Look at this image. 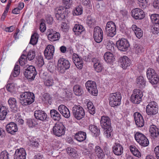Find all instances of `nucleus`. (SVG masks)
I'll list each match as a JSON object with an SVG mask.
<instances>
[{"mask_svg": "<svg viewBox=\"0 0 159 159\" xmlns=\"http://www.w3.org/2000/svg\"><path fill=\"white\" fill-rule=\"evenodd\" d=\"M121 94L119 92L110 93L109 95V105L112 107H115L120 104Z\"/></svg>", "mask_w": 159, "mask_h": 159, "instance_id": "f257e3e1", "label": "nucleus"}, {"mask_svg": "<svg viewBox=\"0 0 159 159\" xmlns=\"http://www.w3.org/2000/svg\"><path fill=\"white\" fill-rule=\"evenodd\" d=\"M147 77L152 84H159V77L155 70L153 69L148 68L146 72Z\"/></svg>", "mask_w": 159, "mask_h": 159, "instance_id": "f03ea898", "label": "nucleus"}, {"mask_svg": "<svg viewBox=\"0 0 159 159\" xmlns=\"http://www.w3.org/2000/svg\"><path fill=\"white\" fill-rule=\"evenodd\" d=\"M70 64L69 61L62 57H60L58 61V70L60 73L63 74L69 68Z\"/></svg>", "mask_w": 159, "mask_h": 159, "instance_id": "7ed1b4c3", "label": "nucleus"}, {"mask_svg": "<svg viewBox=\"0 0 159 159\" xmlns=\"http://www.w3.org/2000/svg\"><path fill=\"white\" fill-rule=\"evenodd\" d=\"M147 114L151 116L157 114L158 111V106L155 101L150 102L147 106L146 109Z\"/></svg>", "mask_w": 159, "mask_h": 159, "instance_id": "20e7f679", "label": "nucleus"}, {"mask_svg": "<svg viewBox=\"0 0 159 159\" xmlns=\"http://www.w3.org/2000/svg\"><path fill=\"white\" fill-rule=\"evenodd\" d=\"M134 138L136 142L142 147H147L149 144V141L147 137L140 132H137L135 134Z\"/></svg>", "mask_w": 159, "mask_h": 159, "instance_id": "39448f33", "label": "nucleus"}, {"mask_svg": "<svg viewBox=\"0 0 159 159\" xmlns=\"http://www.w3.org/2000/svg\"><path fill=\"white\" fill-rule=\"evenodd\" d=\"M72 111L74 117L78 120H80L84 117V110L80 105H75L72 108Z\"/></svg>", "mask_w": 159, "mask_h": 159, "instance_id": "423d86ee", "label": "nucleus"}, {"mask_svg": "<svg viewBox=\"0 0 159 159\" xmlns=\"http://www.w3.org/2000/svg\"><path fill=\"white\" fill-rule=\"evenodd\" d=\"M105 30L107 35L110 37H113L116 34V26L112 21H108L106 24Z\"/></svg>", "mask_w": 159, "mask_h": 159, "instance_id": "0eeeda50", "label": "nucleus"}, {"mask_svg": "<svg viewBox=\"0 0 159 159\" xmlns=\"http://www.w3.org/2000/svg\"><path fill=\"white\" fill-rule=\"evenodd\" d=\"M143 96V93L142 91L139 89H134L131 96V100L133 103L139 104L141 102Z\"/></svg>", "mask_w": 159, "mask_h": 159, "instance_id": "6e6552de", "label": "nucleus"}, {"mask_svg": "<svg viewBox=\"0 0 159 159\" xmlns=\"http://www.w3.org/2000/svg\"><path fill=\"white\" fill-rule=\"evenodd\" d=\"M88 91L92 95L96 96L98 93L96 82L93 81L89 80L85 84Z\"/></svg>", "mask_w": 159, "mask_h": 159, "instance_id": "1a4fd4ad", "label": "nucleus"}, {"mask_svg": "<svg viewBox=\"0 0 159 159\" xmlns=\"http://www.w3.org/2000/svg\"><path fill=\"white\" fill-rule=\"evenodd\" d=\"M65 128L61 122L55 124L53 128V132L55 135L60 137L64 135L65 132Z\"/></svg>", "mask_w": 159, "mask_h": 159, "instance_id": "9d476101", "label": "nucleus"}, {"mask_svg": "<svg viewBox=\"0 0 159 159\" xmlns=\"http://www.w3.org/2000/svg\"><path fill=\"white\" fill-rule=\"evenodd\" d=\"M46 35L48 40L51 42L58 41L60 38V34L51 28L47 30Z\"/></svg>", "mask_w": 159, "mask_h": 159, "instance_id": "9b49d317", "label": "nucleus"}, {"mask_svg": "<svg viewBox=\"0 0 159 159\" xmlns=\"http://www.w3.org/2000/svg\"><path fill=\"white\" fill-rule=\"evenodd\" d=\"M116 45L119 50L125 52L128 50L129 44L126 39L123 38L116 42Z\"/></svg>", "mask_w": 159, "mask_h": 159, "instance_id": "f8f14e48", "label": "nucleus"}, {"mask_svg": "<svg viewBox=\"0 0 159 159\" xmlns=\"http://www.w3.org/2000/svg\"><path fill=\"white\" fill-rule=\"evenodd\" d=\"M94 40L97 43H100L103 39V31L101 28L98 26H96L93 30Z\"/></svg>", "mask_w": 159, "mask_h": 159, "instance_id": "ddd939ff", "label": "nucleus"}, {"mask_svg": "<svg viewBox=\"0 0 159 159\" xmlns=\"http://www.w3.org/2000/svg\"><path fill=\"white\" fill-rule=\"evenodd\" d=\"M66 9L62 6L60 7L56 8L55 11V16L57 20L61 21L65 19L66 15Z\"/></svg>", "mask_w": 159, "mask_h": 159, "instance_id": "4468645a", "label": "nucleus"}, {"mask_svg": "<svg viewBox=\"0 0 159 159\" xmlns=\"http://www.w3.org/2000/svg\"><path fill=\"white\" fill-rule=\"evenodd\" d=\"M20 102L23 106L30 105V92H25L20 95Z\"/></svg>", "mask_w": 159, "mask_h": 159, "instance_id": "2eb2a0df", "label": "nucleus"}, {"mask_svg": "<svg viewBox=\"0 0 159 159\" xmlns=\"http://www.w3.org/2000/svg\"><path fill=\"white\" fill-rule=\"evenodd\" d=\"M55 51V48L52 45H48L45 48L44 54L45 58L48 60H51L53 58Z\"/></svg>", "mask_w": 159, "mask_h": 159, "instance_id": "dca6fc26", "label": "nucleus"}, {"mask_svg": "<svg viewBox=\"0 0 159 159\" xmlns=\"http://www.w3.org/2000/svg\"><path fill=\"white\" fill-rule=\"evenodd\" d=\"M135 124L138 127H143L144 124V120L142 115L139 112H136L133 114Z\"/></svg>", "mask_w": 159, "mask_h": 159, "instance_id": "f3484780", "label": "nucleus"}, {"mask_svg": "<svg viewBox=\"0 0 159 159\" xmlns=\"http://www.w3.org/2000/svg\"><path fill=\"white\" fill-rule=\"evenodd\" d=\"M131 15L136 20H140L145 17L144 12L140 8H136L133 9L131 11Z\"/></svg>", "mask_w": 159, "mask_h": 159, "instance_id": "a211bd4d", "label": "nucleus"}, {"mask_svg": "<svg viewBox=\"0 0 159 159\" xmlns=\"http://www.w3.org/2000/svg\"><path fill=\"white\" fill-rule=\"evenodd\" d=\"M120 66L124 69H126L130 64V60L126 56L120 57L118 60Z\"/></svg>", "mask_w": 159, "mask_h": 159, "instance_id": "6ab92c4d", "label": "nucleus"}, {"mask_svg": "<svg viewBox=\"0 0 159 159\" xmlns=\"http://www.w3.org/2000/svg\"><path fill=\"white\" fill-rule=\"evenodd\" d=\"M8 102L12 112L16 113L20 111V108L17 105L16 100L14 98H10Z\"/></svg>", "mask_w": 159, "mask_h": 159, "instance_id": "aec40b11", "label": "nucleus"}, {"mask_svg": "<svg viewBox=\"0 0 159 159\" xmlns=\"http://www.w3.org/2000/svg\"><path fill=\"white\" fill-rule=\"evenodd\" d=\"M100 122L102 129H107V127H111V120L108 116H102Z\"/></svg>", "mask_w": 159, "mask_h": 159, "instance_id": "412c9836", "label": "nucleus"}, {"mask_svg": "<svg viewBox=\"0 0 159 159\" xmlns=\"http://www.w3.org/2000/svg\"><path fill=\"white\" fill-rule=\"evenodd\" d=\"M93 68L97 72H100L104 70L103 64L99 59L94 58L93 59Z\"/></svg>", "mask_w": 159, "mask_h": 159, "instance_id": "4be33fe9", "label": "nucleus"}, {"mask_svg": "<svg viewBox=\"0 0 159 159\" xmlns=\"http://www.w3.org/2000/svg\"><path fill=\"white\" fill-rule=\"evenodd\" d=\"M74 139L77 141L82 142L86 139L87 134L85 132L82 131H77L74 135Z\"/></svg>", "mask_w": 159, "mask_h": 159, "instance_id": "5701e85b", "label": "nucleus"}, {"mask_svg": "<svg viewBox=\"0 0 159 159\" xmlns=\"http://www.w3.org/2000/svg\"><path fill=\"white\" fill-rule=\"evenodd\" d=\"M6 128L7 132L11 134H14L18 130L17 125L13 122L8 124Z\"/></svg>", "mask_w": 159, "mask_h": 159, "instance_id": "b1692460", "label": "nucleus"}, {"mask_svg": "<svg viewBox=\"0 0 159 159\" xmlns=\"http://www.w3.org/2000/svg\"><path fill=\"white\" fill-rule=\"evenodd\" d=\"M34 115L36 119L41 121H44L46 120L47 115L44 111L40 110L35 111Z\"/></svg>", "mask_w": 159, "mask_h": 159, "instance_id": "393cba45", "label": "nucleus"}, {"mask_svg": "<svg viewBox=\"0 0 159 159\" xmlns=\"http://www.w3.org/2000/svg\"><path fill=\"white\" fill-rule=\"evenodd\" d=\"M26 153L23 148L17 149L14 154V159H26Z\"/></svg>", "mask_w": 159, "mask_h": 159, "instance_id": "a878e982", "label": "nucleus"}, {"mask_svg": "<svg viewBox=\"0 0 159 159\" xmlns=\"http://www.w3.org/2000/svg\"><path fill=\"white\" fill-rule=\"evenodd\" d=\"M72 59L77 67L80 69L82 68L83 61L78 55L76 53H74L72 56Z\"/></svg>", "mask_w": 159, "mask_h": 159, "instance_id": "bb28decb", "label": "nucleus"}, {"mask_svg": "<svg viewBox=\"0 0 159 159\" xmlns=\"http://www.w3.org/2000/svg\"><path fill=\"white\" fill-rule=\"evenodd\" d=\"M60 113L65 117L68 118L70 116V113L68 109L65 105H61L58 107Z\"/></svg>", "mask_w": 159, "mask_h": 159, "instance_id": "cd10ccee", "label": "nucleus"}, {"mask_svg": "<svg viewBox=\"0 0 159 159\" xmlns=\"http://www.w3.org/2000/svg\"><path fill=\"white\" fill-rule=\"evenodd\" d=\"M149 132L150 135L152 139H155L159 136V129L154 125L150 126Z\"/></svg>", "mask_w": 159, "mask_h": 159, "instance_id": "c85d7f7f", "label": "nucleus"}, {"mask_svg": "<svg viewBox=\"0 0 159 159\" xmlns=\"http://www.w3.org/2000/svg\"><path fill=\"white\" fill-rule=\"evenodd\" d=\"M89 129L92 133L93 136L97 137L100 135V129L97 126L91 124L89 126Z\"/></svg>", "mask_w": 159, "mask_h": 159, "instance_id": "c756f323", "label": "nucleus"}, {"mask_svg": "<svg viewBox=\"0 0 159 159\" xmlns=\"http://www.w3.org/2000/svg\"><path fill=\"white\" fill-rule=\"evenodd\" d=\"M112 149L113 153L116 155H120L123 152V147L119 143H116L115 145L112 147Z\"/></svg>", "mask_w": 159, "mask_h": 159, "instance_id": "7c9ffc66", "label": "nucleus"}, {"mask_svg": "<svg viewBox=\"0 0 159 159\" xmlns=\"http://www.w3.org/2000/svg\"><path fill=\"white\" fill-rule=\"evenodd\" d=\"M51 118L54 121H59L61 117L60 113L55 109H53L50 110V112Z\"/></svg>", "mask_w": 159, "mask_h": 159, "instance_id": "2f4dec72", "label": "nucleus"}, {"mask_svg": "<svg viewBox=\"0 0 159 159\" xmlns=\"http://www.w3.org/2000/svg\"><path fill=\"white\" fill-rule=\"evenodd\" d=\"M95 152L97 156L98 159H104L105 154L102 149L98 146H95Z\"/></svg>", "mask_w": 159, "mask_h": 159, "instance_id": "473e14b6", "label": "nucleus"}, {"mask_svg": "<svg viewBox=\"0 0 159 159\" xmlns=\"http://www.w3.org/2000/svg\"><path fill=\"white\" fill-rule=\"evenodd\" d=\"M85 29L83 26L80 24H75L73 28V30L75 34L79 35L82 34L84 31Z\"/></svg>", "mask_w": 159, "mask_h": 159, "instance_id": "72a5a7b5", "label": "nucleus"}, {"mask_svg": "<svg viewBox=\"0 0 159 159\" xmlns=\"http://www.w3.org/2000/svg\"><path fill=\"white\" fill-rule=\"evenodd\" d=\"M136 83L137 86L139 88L143 89L146 86V80L143 76H140L137 78Z\"/></svg>", "mask_w": 159, "mask_h": 159, "instance_id": "f704fd0d", "label": "nucleus"}, {"mask_svg": "<svg viewBox=\"0 0 159 159\" xmlns=\"http://www.w3.org/2000/svg\"><path fill=\"white\" fill-rule=\"evenodd\" d=\"M132 28L134 31L136 37L138 39H140L143 36V31L140 28L134 25H132Z\"/></svg>", "mask_w": 159, "mask_h": 159, "instance_id": "c9c22d12", "label": "nucleus"}, {"mask_svg": "<svg viewBox=\"0 0 159 159\" xmlns=\"http://www.w3.org/2000/svg\"><path fill=\"white\" fill-rule=\"evenodd\" d=\"M103 57L105 61L107 63H112L114 61L115 58L111 52H106L104 54Z\"/></svg>", "mask_w": 159, "mask_h": 159, "instance_id": "e433bc0d", "label": "nucleus"}, {"mask_svg": "<svg viewBox=\"0 0 159 159\" xmlns=\"http://www.w3.org/2000/svg\"><path fill=\"white\" fill-rule=\"evenodd\" d=\"M66 151L67 154L71 157V159H76L77 158L78 154L75 149L68 147L66 148Z\"/></svg>", "mask_w": 159, "mask_h": 159, "instance_id": "4c0bfd02", "label": "nucleus"}, {"mask_svg": "<svg viewBox=\"0 0 159 159\" xmlns=\"http://www.w3.org/2000/svg\"><path fill=\"white\" fill-rule=\"evenodd\" d=\"M129 149L131 152L134 156L139 158L141 157V153L138 149L134 145L129 146Z\"/></svg>", "mask_w": 159, "mask_h": 159, "instance_id": "58836bf2", "label": "nucleus"}, {"mask_svg": "<svg viewBox=\"0 0 159 159\" xmlns=\"http://www.w3.org/2000/svg\"><path fill=\"white\" fill-rule=\"evenodd\" d=\"M83 11V8L82 6L79 5L75 7L72 11L74 16L81 15Z\"/></svg>", "mask_w": 159, "mask_h": 159, "instance_id": "ea45409f", "label": "nucleus"}, {"mask_svg": "<svg viewBox=\"0 0 159 159\" xmlns=\"http://www.w3.org/2000/svg\"><path fill=\"white\" fill-rule=\"evenodd\" d=\"M29 52L27 56L25 55L22 54L20 57L18 61L19 62L20 65L21 66H23L25 65L27 63V58H28L29 60H30L29 58L28 57L29 55Z\"/></svg>", "mask_w": 159, "mask_h": 159, "instance_id": "a19ab883", "label": "nucleus"}, {"mask_svg": "<svg viewBox=\"0 0 159 159\" xmlns=\"http://www.w3.org/2000/svg\"><path fill=\"white\" fill-rule=\"evenodd\" d=\"M73 91L75 94L77 96H80L83 93V89L81 86L76 85L73 87Z\"/></svg>", "mask_w": 159, "mask_h": 159, "instance_id": "79ce46f5", "label": "nucleus"}, {"mask_svg": "<svg viewBox=\"0 0 159 159\" xmlns=\"http://www.w3.org/2000/svg\"><path fill=\"white\" fill-rule=\"evenodd\" d=\"M39 37V34L36 32H34L30 37V44L33 45L37 44Z\"/></svg>", "mask_w": 159, "mask_h": 159, "instance_id": "37998d69", "label": "nucleus"}, {"mask_svg": "<svg viewBox=\"0 0 159 159\" xmlns=\"http://www.w3.org/2000/svg\"><path fill=\"white\" fill-rule=\"evenodd\" d=\"M96 22L95 18L91 16H88L87 20V24L90 28H92L95 25Z\"/></svg>", "mask_w": 159, "mask_h": 159, "instance_id": "c03bdc74", "label": "nucleus"}, {"mask_svg": "<svg viewBox=\"0 0 159 159\" xmlns=\"http://www.w3.org/2000/svg\"><path fill=\"white\" fill-rule=\"evenodd\" d=\"M51 98L49 93H45L43 96L42 102L44 103H46L51 105L52 103Z\"/></svg>", "mask_w": 159, "mask_h": 159, "instance_id": "a18cd8bd", "label": "nucleus"}, {"mask_svg": "<svg viewBox=\"0 0 159 159\" xmlns=\"http://www.w3.org/2000/svg\"><path fill=\"white\" fill-rule=\"evenodd\" d=\"M17 63V62L15 64L14 69V71L11 73L10 76L11 77L13 76L14 77H16L19 75L20 73V66Z\"/></svg>", "mask_w": 159, "mask_h": 159, "instance_id": "49530a36", "label": "nucleus"}, {"mask_svg": "<svg viewBox=\"0 0 159 159\" xmlns=\"http://www.w3.org/2000/svg\"><path fill=\"white\" fill-rule=\"evenodd\" d=\"M7 110L6 108L2 106L0 108V120H4L7 114Z\"/></svg>", "mask_w": 159, "mask_h": 159, "instance_id": "de8ad7c7", "label": "nucleus"}, {"mask_svg": "<svg viewBox=\"0 0 159 159\" xmlns=\"http://www.w3.org/2000/svg\"><path fill=\"white\" fill-rule=\"evenodd\" d=\"M134 50L135 53L138 55L142 54L144 51V49L143 47L137 44L135 45Z\"/></svg>", "mask_w": 159, "mask_h": 159, "instance_id": "09e8293b", "label": "nucleus"}, {"mask_svg": "<svg viewBox=\"0 0 159 159\" xmlns=\"http://www.w3.org/2000/svg\"><path fill=\"white\" fill-rule=\"evenodd\" d=\"M114 46L115 47V44L112 41L109 40L107 41L106 48L108 50L112 52H114Z\"/></svg>", "mask_w": 159, "mask_h": 159, "instance_id": "8fccbe9b", "label": "nucleus"}, {"mask_svg": "<svg viewBox=\"0 0 159 159\" xmlns=\"http://www.w3.org/2000/svg\"><path fill=\"white\" fill-rule=\"evenodd\" d=\"M63 7L66 9L70 8L73 4L72 0H62Z\"/></svg>", "mask_w": 159, "mask_h": 159, "instance_id": "3c124183", "label": "nucleus"}, {"mask_svg": "<svg viewBox=\"0 0 159 159\" xmlns=\"http://www.w3.org/2000/svg\"><path fill=\"white\" fill-rule=\"evenodd\" d=\"M150 17L153 23L159 24V14H152Z\"/></svg>", "mask_w": 159, "mask_h": 159, "instance_id": "603ef678", "label": "nucleus"}, {"mask_svg": "<svg viewBox=\"0 0 159 159\" xmlns=\"http://www.w3.org/2000/svg\"><path fill=\"white\" fill-rule=\"evenodd\" d=\"M37 74V72L34 66L30 65V80H34Z\"/></svg>", "mask_w": 159, "mask_h": 159, "instance_id": "864d4df0", "label": "nucleus"}, {"mask_svg": "<svg viewBox=\"0 0 159 159\" xmlns=\"http://www.w3.org/2000/svg\"><path fill=\"white\" fill-rule=\"evenodd\" d=\"M45 85L47 87L51 86L54 84V80L51 78H46L44 80Z\"/></svg>", "mask_w": 159, "mask_h": 159, "instance_id": "5fc2aeb1", "label": "nucleus"}, {"mask_svg": "<svg viewBox=\"0 0 159 159\" xmlns=\"http://www.w3.org/2000/svg\"><path fill=\"white\" fill-rule=\"evenodd\" d=\"M30 66L27 65L24 67L25 71L24 73V75L25 77L28 80L30 79Z\"/></svg>", "mask_w": 159, "mask_h": 159, "instance_id": "6e6d98bb", "label": "nucleus"}, {"mask_svg": "<svg viewBox=\"0 0 159 159\" xmlns=\"http://www.w3.org/2000/svg\"><path fill=\"white\" fill-rule=\"evenodd\" d=\"M105 130L104 135L107 138L111 137V133L112 131L111 127L107 128V129H103Z\"/></svg>", "mask_w": 159, "mask_h": 159, "instance_id": "4d7b16f0", "label": "nucleus"}, {"mask_svg": "<svg viewBox=\"0 0 159 159\" xmlns=\"http://www.w3.org/2000/svg\"><path fill=\"white\" fill-rule=\"evenodd\" d=\"M9 154L6 151L2 152L0 154V159H9Z\"/></svg>", "mask_w": 159, "mask_h": 159, "instance_id": "13d9d810", "label": "nucleus"}, {"mask_svg": "<svg viewBox=\"0 0 159 159\" xmlns=\"http://www.w3.org/2000/svg\"><path fill=\"white\" fill-rule=\"evenodd\" d=\"M69 26L65 22H62L61 24V30L64 32H67L69 30Z\"/></svg>", "mask_w": 159, "mask_h": 159, "instance_id": "bf43d9fd", "label": "nucleus"}, {"mask_svg": "<svg viewBox=\"0 0 159 159\" xmlns=\"http://www.w3.org/2000/svg\"><path fill=\"white\" fill-rule=\"evenodd\" d=\"M31 144L32 146L35 147L37 148L39 145V141L37 138H34L33 139H31V140H30V144Z\"/></svg>", "mask_w": 159, "mask_h": 159, "instance_id": "052dcab7", "label": "nucleus"}, {"mask_svg": "<svg viewBox=\"0 0 159 159\" xmlns=\"http://www.w3.org/2000/svg\"><path fill=\"white\" fill-rule=\"evenodd\" d=\"M6 89L8 91L12 92L15 90V85L13 83L8 84L7 86Z\"/></svg>", "mask_w": 159, "mask_h": 159, "instance_id": "680f3d73", "label": "nucleus"}, {"mask_svg": "<svg viewBox=\"0 0 159 159\" xmlns=\"http://www.w3.org/2000/svg\"><path fill=\"white\" fill-rule=\"evenodd\" d=\"M151 30L154 34L159 32V24H154L151 28Z\"/></svg>", "mask_w": 159, "mask_h": 159, "instance_id": "e2e57ef3", "label": "nucleus"}, {"mask_svg": "<svg viewBox=\"0 0 159 159\" xmlns=\"http://www.w3.org/2000/svg\"><path fill=\"white\" fill-rule=\"evenodd\" d=\"M46 25L44 22V20L42 19L40 25V30L41 32L43 33L46 30Z\"/></svg>", "mask_w": 159, "mask_h": 159, "instance_id": "0e129e2a", "label": "nucleus"}, {"mask_svg": "<svg viewBox=\"0 0 159 159\" xmlns=\"http://www.w3.org/2000/svg\"><path fill=\"white\" fill-rule=\"evenodd\" d=\"M140 3L139 4V7L142 9L146 8L147 6V3L146 0H138Z\"/></svg>", "mask_w": 159, "mask_h": 159, "instance_id": "69168bd1", "label": "nucleus"}, {"mask_svg": "<svg viewBox=\"0 0 159 159\" xmlns=\"http://www.w3.org/2000/svg\"><path fill=\"white\" fill-rule=\"evenodd\" d=\"M46 20L47 24L52 25L53 21V17L51 15L49 14L47 15L46 16Z\"/></svg>", "mask_w": 159, "mask_h": 159, "instance_id": "338daca9", "label": "nucleus"}, {"mask_svg": "<svg viewBox=\"0 0 159 159\" xmlns=\"http://www.w3.org/2000/svg\"><path fill=\"white\" fill-rule=\"evenodd\" d=\"M36 59L38 61V64L39 66H41L44 64V61L43 56H39Z\"/></svg>", "mask_w": 159, "mask_h": 159, "instance_id": "774afa93", "label": "nucleus"}]
</instances>
